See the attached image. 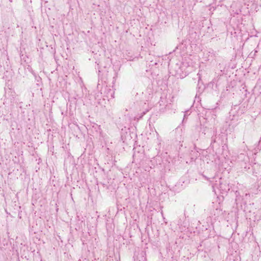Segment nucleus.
I'll return each instance as SVG.
<instances>
[{"label":"nucleus","instance_id":"obj_3","mask_svg":"<svg viewBox=\"0 0 261 261\" xmlns=\"http://www.w3.org/2000/svg\"><path fill=\"white\" fill-rule=\"evenodd\" d=\"M239 161L241 162V166L242 167L245 169L249 168V167H247V163L249 162V158L248 156L244 153H241L238 156Z\"/></svg>","mask_w":261,"mask_h":261},{"label":"nucleus","instance_id":"obj_2","mask_svg":"<svg viewBox=\"0 0 261 261\" xmlns=\"http://www.w3.org/2000/svg\"><path fill=\"white\" fill-rule=\"evenodd\" d=\"M160 105L159 111L162 113L172 110V104L170 99H168L166 97H161L159 102Z\"/></svg>","mask_w":261,"mask_h":261},{"label":"nucleus","instance_id":"obj_1","mask_svg":"<svg viewBox=\"0 0 261 261\" xmlns=\"http://www.w3.org/2000/svg\"><path fill=\"white\" fill-rule=\"evenodd\" d=\"M208 179L211 182L213 191L215 193L216 189L222 193H227L230 190L229 185L226 182H223L222 178L218 176L209 178Z\"/></svg>","mask_w":261,"mask_h":261},{"label":"nucleus","instance_id":"obj_5","mask_svg":"<svg viewBox=\"0 0 261 261\" xmlns=\"http://www.w3.org/2000/svg\"><path fill=\"white\" fill-rule=\"evenodd\" d=\"M110 92L111 93V97L112 98H114V91L113 90H112L111 89H110Z\"/></svg>","mask_w":261,"mask_h":261},{"label":"nucleus","instance_id":"obj_4","mask_svg":"<svg viewBox=\"0 0 261 261\" xmlns=\"http://www.w3.org/2000/svg\"><path fill=\"white\" fill-rule=\"evenodd\" d=\"M142 112H141V115L139 117L140 118H142L147 112L149 111L151 107L149 105L148 103L144 102L142 103Z\"/></svg>","mask_w":261,"mask_h":261}]
</instances>
